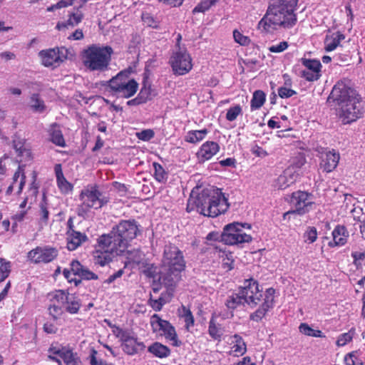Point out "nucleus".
Instances as JSON below:
<instances>
[{"instance_id":"obj_1","label":"nucleus","mask_w":365,"mask_h":365,"mask_svg":"<svg viewBox=\"0 0 365 365\" xmlns=\"http://www.w3.org/2000/svg\"><path fill=\"white\" fill-rule=\"evenodd\" d=\"M138 232V228L134 221L125 220L113 227L110 233L102 235L96 247L95 264L104 266L111 261L113 257L123 253Z\"/></svg>"},{"instance_id":"obj_2","label":"nucleus","mask_w":365,"mask_h":365,"mask_svg":"<svg viewBox=\"0 0 365 365\" xmlns=\"http://www.w3.org/2000/svg\"><path fill=\"white\" fill-rule=\"evenodd\" d=\"M297 2L298 0H274L259 21V28L267 33L292 28L297 21L294 13Z\"/></svg>"},{"instance_id":"obj_3","label":"nucleus","mask_w":365,"mask_h":365,"mask_svg":"<svg viewBox=\"0 0 365 365\" xmlns=\"http://www.w3.org/2000/svg\"><path fill=\"white\" fill-rule=\"evenodd\" d=\"M229 207L227 198L219 190H204L195 195H190L187 205V212L195 209L204 216L215 217L224 213Z\"/></svg>"},{"instance_id":"obj_4","label":"nucleus","mask_w":365,"mask_h":365,"mask_svg":"<svg viewBox=\"0 0 365 365\" xmlns=\"http://www.w3.org/2000/svg\"><path fill=\"white\" fill-rule=\"evenodd\" d=\"M185 262L180 250L174 245H166L162 259L159 280L165 286L171 287L179 281Z\"/></svg>"},{"instance_id":"obj_5","label":"nucleus","mask_w":365,"mask_h":365,"mask_svg":"<svg viewBox=\"0 0 365 365\" xmlns=\"http://www.w3.org/2000/svg\"><path fill=\"white\" fill-rule=\"evenodd\" d=\"M48 313L53 319H58L65 311L72 314H76L81 307L78 297L66 290H55L48 294Z\"/></svg>"},{"instance_id":"obj_6","label":"nucleus","mask_w":365,"mask_h":365,"mask_svg":"<svg viewBox=\"0 0 365 365\" xmlns=\"http://www.w3.org/2000/svg\"><path fill=\"white\" fill-rule=\"evenodd\" d=\"M130 73L129 69L122 71L108 81L110 89L118 96L128 98L137 92L138 83L134 79L128 78ZM107 83L108 82L103 85L107 86Z\"/></svg>"},{"instance_id":"obj_7","label":"nucleus","mask_w":365,"mask_h":365,"mask_svg":"<svg viewBox=\"0 0 365 365\" xmlns=\"http://www.w3.org/2000/svg\"><path fill=\"white\" fill-rule=\"evenodd\" d=\"M243 228L250 229L249 224L233 222L227 225L222 234V240L227 245H237L252 241V237L243 231Z\"/></svg>"},{"instance_id":"obj_8","label":"nucleus","mask_w":365,"mask_h":365,"mask_svg":"<svg viewBox=\"0 0 365 365\" xmlns=\"http://www.w3.org/2000/svg\"><path fill=\"white\" fill-rule=\"evenodd\" d=\"M356 91L352 88L351 81L342 79L333 87L329 99H331L336 107L349 101L359 99Z\"/></svg>"},{"instance_id":"obj_9","label":"nucleus","mask_w":365,"mask_h":365,"mask_svg":"<svg viewBox=\"0 0 365 365\" xmlns=\"http://www.w3.org/2000/svg\"><path fill=\"white\" fill-rule=\"evenodd\" d=\"M170 64L175 75L183 76L192 68V58L185 47L175 50L170 58Z\"/></svg>"},{"instance_id":"obj_10","label":"nucleus","mask_w":365,"mask_h":365,"mask_svg":"<svg viewBox=\"0 0 365 365\" xmlns=\"http://www.w3.org/2000/svg\"><path fill=\"white\" fill-rule=\"evenodd\" d=\"M150 322L154 333L164 336L174 346H180L181 341L178 339L174 327L169 322L162 319L158 314H153Z\"/></svg>"},{"instance_id":"obj_11","label":"nucleus","mask_w":365,"mask_h":365,"mask_svg":"<svg viewBox=\"0 0 365 365\" xmlns=\"http://www.w3.org/2000/svg\"><path fill=\"white\" fill-rule=\"evenodd\" d=\"M240 291L245 303H247L251 307H254L260 302H263L265 295V292H262L259 289L258 282L253 279L246 280Z\"/></svg>"},{"instance_id":"obj_12","label":"nucleus","mask_w":365,"mask_h":365,"mask_svg":"<svg viewBox=\"0 0 365 365\" xmlns=\"http://www.w3.org/2000/svg\"><path fill=\"white\" fill-rule=\"evenodd\" d=\"M111 53L110 47L93 46V76H99L108 70Z\"/></svg>"},{"instance_id":"obj_13","label":"nucleus","mask_w":365,"mask_h":365,"mask_svg":"<svg viewBox=\"0 0 365 365\" xmlns=\"http://www.w3.org/2000/svg\"><path fill=\"white\" fill-rule=\"evenodd\" d=\"M336 112L344 124L356 121L362 115L360 99L351 101L337 106Z\"/></svg>"},{"instance_id":"obj_14","label":"nucleus","mask_w":365,"mask_h":365,"mask_svg":"<svg viewBox=\"0 0 365 365\" xmlns=\"http://www.w3.org/2000/svg\"><path fill=\"white\" fill-rule=\"evenodd\" d=\"M56 247L45 245L38 246L28 252V258L35 264H46L53 261L58 256Z\"/></svg>"},{"instance_id":"obj_15","label":"nucleus","mask_w":365,"mask_h":365,"mask_svg":"<svg viewBox=\"0 0 365 365\" xmlns=\"http://www.w3.org/2000/svg\"><path fill=\"white\" fill-rule=\"evenodd\" d=\"M302 69L299 76L307 81H315L322 76V63L317 59L302 58L300 60Z\"/></svg>"},{"instance_id":"obj_16","label":"nucleus","mask_w":365,"mask_h":365,"mask_svg":"<svg viewBox=\"0 0 365 365\" xmlns=\"http://www.w3.org/2000/svg\"><path fill=\"white\" fill-rule=\"evenodd\" d=\"M63 274L68 282H74L76 286L81 282V279H90L91 278V272L85 269L78 261H72L70 264V268L64 269Z\"/></svg>"},{"instance_id":"obj_17","label":"nucleus","mask_w":365,"mask_h":365,"mask_svg":"<svg viewBox=\"0 0 365 365\" xmlns=\"http://www.w3.org/2000/svg\"><path fill=\"white\" fill-rule=\"evenodd\" d=\"M49 358L58 364L62 360L66 365H81V361L71 349L67 347H51Z\"/></svg>"},{"instance_id":"obj_18","label":"nucleus","mask_w":365,"mask_h":365,"mask_svg":"<svg viewBox=\"0 0 365 365\" xmlns=\"http://www.w3.org/2000/svg\"><path fill=\"white\" fill-rule=\"evenodd\" d=\"M116 336L122 342L123 351L129 355L135 354L139 347L143 346V343L138 341L135 334L131 331L118 329Z\"/></svg>"},{"instance_id":"obj_19","label":"nucleus","mask_w":365,"mask_h":365,"mask_svg":"<svg viewBox=\"0 0 365 365\" xmlns=\"http://www.w3.org/2000/svg\"><path fill=\"white\" fill-rule=\"evenodd\" d=\"M292 203L295 207V210L292 212H297L299 215L308 212L314 205L312 195L307 192L300 190L292 193Z\"/></svg>"},{"instance_id":"obj_20","label":"nucleus","mask_w":365,"mask_h":365,"mask_svg":"<svg viewBox=\"0 0 365 365\" xmlns=\"http://www.w3.org/2000/svg\"><path fill=\"white\" fill-rule=\"evenodd\" d=\"M275 290L273 288H268L265 290L264 298L260 307L250 315V319L255 322H259L266 315L267 312L273 307L274 302Z\"/></svg>"},{"instance_id":"obj_21","label":"nucleus","mask_w":365,"mask_h":365,"mask_svg":"<svg viewBox=\"0 0 365 365\" xmlns=\"http://www.w3.org/2000/svg\"><path fill=\"white\" fill-rule=\"evenodd\" d=\"M320 158V168L324 172L330 173L337 167L340 155L334 150H326L321 153Z\"/></svg>"},{"instance_id":"obj_22","label":"nucleus","mask_w":365,"mask_h":365,"mask_svg":"<svg viewBox=\"0 0 365 365\" xmlns=\"http://www.w3.org/2000/svg\"><path fill=\"white\" fill-rule=\"evenodd\" d=\"M220 145L216 142L210 140L205 142L201 145L196 153L197 161L203 163L210 160L220 151Z\"/></svg>"},{"instance_id":"obj_23","label":"nucleus","mask_w":365,"mask_h":365,"mask_svg":"<svg viewBox=\"0 0 365 365\" xmlns=\"http://www.w3.org/2000/svg\"><path fill=\"white\" fill-rule=\"evenodd\" d=\"M229 347L227 354L230 356L239 357L247 351V344L242 336L238 334L230 336L227 341Z\"/></svg>"},{"instance_id":"obj_24","label":"nucleus","mask_w":365,"mask_h":365,"mask_svg":"<svg viewBox=\"0 0 365 365\" xmlns=\"http://www.w3.org/2000/svg\"><path fill=\"white\" fill-rule=\"evenodd\" d=\"M42 64L46 67L57 66L65 59V56L58 48L41 51L39 53Z\"/></svg>"},{"instance_id":"obj_25","label":"nucleus","mask_w":365,"mask_h":365,"mask_svg":"<svg viewBox=\"0 0 365 365\" xmlns=\"http://www.w3.org/2000/svg\"><path fill=\"white\" fill-rule=\"evenodd\" d=\"M299 178L292 168H287L275 180L274 187L279 190H284L294 184Z\"/></svg>"},{"instance_id":"obj_26","label":"nucleus","mask_w":365,"mask_h":365,"mask_svg":"<svg viewBox=\"0 0 365 365\" xmlns=\"http://www.w3.org/2000/svg\"><path fill=\"white\" fill-rule=\"evenodd\" d=\"M87 240L85 234L72 229H68L66 232L67 248L71 250H76Z\"/></svg>"},{"instance_id":"obj_27","label":"nucleus","mask_w":365,"mask_h":365,"mask_svg":"<svg viewBox=\"0 0 365 365\" xmlns=\"http://www.w3.org/2000/svg\"><path fill=\"white\" fill-rule=\"evenodd\" d=\"M58 188L62 194L66 195L73 190V185L64 177L61 164H56L54 167Z\"/></svg>"},{"instance_id":"obj_28","label":"nucleus","mask_w":365,"mask_h":365,"mask_svg":"<svg viewBox=\"0 0 365 365\" xmlns=\"http://www.w3.org/2000/svg\"><path fill=\"white\" fill-rule=\"evenodd\" d=\"M80 200L82 201V204L78 208V214L87 216L91 210V190L88 188L83 190L80 195Z\"/></svg>"},{"instance_id":"obj_29","label":"nucleus","mask_w":365,"mask_h":365,"mask_svg":"<svg viewBox=\"0 0 365 365\" xmlns=\"http://www.w3.org/2000/svg\"><path fill=\"white\" fill-rule=\"evenodd\" d=\"M345 38L340 32H335L326 36L324 39V49L327 52L332 51L336 48L340 42Z\"/></svg>"},{"instance_id":"obj_30","label":"nucleus","mask_w":365,"mask_h":365,"mask_svg":"<svg viewBox=\"0 0 365 365\" xmlns=\"http://www.w3.org/2000/svg\"><path fill=\"white\" fill-rule=\"evenodd\" d=\"M13 146L18 157L20 158V161H26L31 159V150L25 147L24 141L22 139H14L13 140Z\"/></svg>"},{"instance_id":"obj_31","label":"nucleus","mask_w":365,"mask_h":365,"mask_svg":"<svg viewBox=\"0 0 365 365\" xmlns=\"http://www.w3.org/2000/svg\"><path fill=\"white\" fill-rule=\"evenodd\" d=\"M48 133L53 143L62 148L65 147V140L58 125L52 124L48 129Z\"/></svg>"},{"instance_id":"obj_32","label":"nucleus","mask_w":365,"mask_h":365,"mask_svg":"<svg viewBox=\"0 0 365 365\" xmlns=\"http://www.w3.org/2000/svg\"><path fill=\"white\" fill-rule=\"evenodd\" d=\"M209 131L204 128L202 130H189L185 136V140L190 143L196 144L204 140Z\"/></svg>"},{"instance_id":"obj_33","label":"nucleus","mask_w":365,"mask_h":365,"mask_svg":"<svg viewBox=\"0 0 365 365\" xmlns=\"http://www.w3.org/2000/svg\"><path fill=\"white\" fill-rule=\"evenodd\" d=\"M148 351L158 358H165L170 354V349L159 342H155L148 347Z\"/></svg>"},{"instance_id":"obj_34","label":"nucleus","mask_w":365,"mask_h":365,"mask_svg":"<svg viewBox=\"0 0 365 365\" xmlns=\"http://www.w3.org/2000/svg\"><path fill=\"white\" fill-rule=\"evenodd\" d=\"M82 16V14L78 10L76 13L71 14L66 21L58 22L56 28L58 30H63L69 27H73L81 22Z\"/></svg>"},{"instance_id":"obj_35","label":"nucleus","mask_w":365,"mask_h":365,"mask_svg":"<svg viewBox=\"0 0 365 365\" xmlns=\"http://www.w3.org/2000/svg\"><path fill=\"white\" fill-rule=\"evenodd\" d=\"M333 240L335 245H344L347 240L348 234L344 227L337 226L332 232Z\"/></svg>"},{"instance_id":"obj_36","label":"nucleus","mask_w":365,"mask_h":365,"mask_svg":"<svg viewBox=\"0 0 365 365\" xmlns=\"http://www.w3.org/2000/svg\"><path fill=\"white\" fill-rule=\"evenodd\" d=\"M242 296V295L240 294V290L238 293L232 294L231 296H230L225 302V305L227 309L233 310L238 307L240 305L242 304L245 302Z\"/></svg>"},{"instance_id":"obj_37","label":"nucleus","mask_w":365,"mask_h":365,"mask_svg":"<svg viewBox=\"0 0 365 365\" xmlns=\"http://www.w3.org/2000/svg\"><path fill=\"white\" fill-rule=\"evenodd\" d=\"M30 106L34 112L43 113L46 110L44 101L38 94L34 93L31 96Z\"/></svg>"},{"instance_id":"obj_38","label":"nucleus","mask_w":365,"mask_h":365,"mask_svg":"<svg viewBox=\"0 0 365 365\" xmlns=\"http://www.w3.org/2000/svg\"><path fill=\"white\" fill-rule=\"evenodd\" d=\"M208 332L210 336L215 340H220L223 334V330L221 327L217 324L213 319L210 321Z\"/></svg>"},{"instance_id":"obj_39","label":"nucleus","mask_w":365,"mask_h":365,"mask_svg":"<svg viewBox=\"0 0 365 365\" xmlns=\"http://www.w3.org/2000/svg\"><path fill=\"white\" fill-rule=\"evenodd\" d=\"M265 101V94L262 91H256L251 101L252 110H256L261 108Z\"/></svg>"},{"instance_id":"obj_40","label":"nucleus","mask_w":365,"mask_h":365,"mask_svg":"<svg viewBox=\"0 0 365 365\" xmlns=\"http://www.w3.org/2000/svg\"><path fill=\"white\" fill-rule=\"evenodd\" d=\"M359 351H354L347 354L344 356L346 365H364L362 359L360 358Z\"/></svg>"},{"instance_id":"obj_41","label":"nucleus","mask_w":365,"mask_h":365,"mask_svg":"<svg viewBox=\"0 0 365 365\" xmlns=\"http://www.w3.org/2000/svg\"><path fill=\"white\" fill-rule=\"evenodd\" d=\"M299 329V331L306 336L320 338L324 337V335L320 330L314 329L306 323L301 324Z\"/></svg>"},{"instance_id":"obj_42","label":"nucleus","mask_w":365,"mask_h":365,"mask_svg":"<svg viewBox=\"0 0 365 365\" xmlns=\"http://www.w3.org/2000/svg\"><path fill=\"white\" fill-rule=\"evenodd\" d=\"M180 316L184 319L185 329L189 331L194 325V317L190 310L187 309L185 307H182L180 310Z\"/></svg>"},{"instance_id":"obj_43","label":"nucleus","mask_w":365,"mask_h":365,"mask_svg":"<svg viewBox=\"0 0 365 365\" xmlns=\"http://www.w3.org/2000/svg\"><path fill=\"white\" fill-rule=\"evenodd\" d=\"M306 163V158L302 155L296 156L292 161L291 165L288 168H292L293 170L298 174V177L302 175V168Z\"/></svg>"},{"instance_id":"obj_44","label":"nucleus","mask_w":365,"mask_h":365,"mask_svg":"<svg viewBox=\"0 0 365 365\" xmlns=\"http://www.w3.org/2000/svg\"><path fill=\"white\" fill-rule=\"evenodd\" d=\"M154 176L156 180L160 182H165L168 179V173L165 171L164 168L158 163H153Z\"/></svg>"},{"instance_id":"obj_45","label":"nucleus","mask_w":365,"mask_h":365,"mask_svg":"<svg viewBox=\"0 0 365 365\" xmlns=\"http://www.w3.org/2000/svg\"><path fill=\"white\" fill-rule=\"evenodd\" d=\"M24 165H19L18 168V170L15 172L14 177H13V181H14L13 183L14 184L16 182H17L18 179L20 178L18 193L21 192L23 187L25 185L26 176L24 175Z\"/></svg>"},{"instance_id":"obj_46","label":"nucleus","mask_w":365,"mask_h":365,"mask_svg":"<svg viewBox=\"0 0 365 365\" xmlns=\"http://www.w3.org/2000/svg\"><path fill=\"white\" fill-rule=\"evenodd\" d=\"M242 115V108L240 105H235L227 109L226 113V119L228 121L235 120L238 116Z\"/></svg>"},{"instance_id":"obj_47","label":"nucleus","mask_w":365,"mask_h":365,"mask_svg":"<svg viewBox=\"0 0 365 365\" xmlns=\"http://www.w3.org/2000/svg\"><path fill=\"white\" fill-rule=\"evenodd\" d=\"M106 202V197L97 190L93 188V208H101Z\"/></svg>"},{"instance_id":"obj_48","label":"nucleus","mask_w":365,"mask_h":365,"mask_svg":"<svg viewBox=\"0 0 365 365\" xmlns=\"http://www.w3.org/2000/svg\"><path fill=\"white\" fill-rule=\"evenodd\" d=\"M39 207L40 223L41 225H47L49 217V212L48 210L47 203L45 200V197H43V201L40 203Z\"/></svg>"},{"instance_id":"obj_49","label":"nucleus","mask_w":365,"mask_h":365,"mask_svg":"<svg viewBox=\"0 0 365 365\" xmlns=\"http://www.w3.org/2000/svg\"><path fill=\"white\" fill-rule=\"evenodd\" d=\"M218 0H202L193 9L195 13H204L209 10Z\"/></svg>"},{"instance_id":"obj_50","label":"nucleus","mask_w":365,"mask_h":365,"mask_svg":"<svg viewBox=\"0 0 365 365\" xmlns=\"http://www.w3.org/2000/svg\"><path fill=\"white\" fill-rule=\"evenodd\" d=\"M305 243L312 244L317 239V230L314 227H308L303 235Z\"/></svg>"},{"instance_id":"obj_51","label":"nucleus","mask_w":365,"mask_h":365,"mask_svg":"<svg viewBox=\"0 0 365 365\" xmlns=\"http://www.w3.org/2000/svg\"><path fill=\"white\" fill-rule=\"evenodd\" d=\"M0 282H2L8 277L11 272V262L4 259H0Z\"/></svg>"},{"instance_id":"obj_52","label":"nucleus","mask_w":365,"mask_h":365,"mask_svg":"<svg viewBox=\"0 0 365 365\" xmlns=\"http://www.w3.org/2000/svg\"><path fill=\"white\" fill-rule=\"evenodd\" d=\"M354 334V329H352L349 332L340 334L337 339L336 345L338 346H345L352 340Z\"/></svg>"},{"instance_id":"obj_53","label":"nucleus","mask_w":365,"mask_h":365,"mask_svg":"<svg viewBox=\"0 0 365 365\" xmlns=\"http://www.w3.org/2000/svg\"><path fill=\"white\" fill-rule=\"evenodd\" d=\"M235 41L241 46H245L250 43V39L248 36L243 35L237 30L233 31Z\"/></svg>"},{"instance_id":"obj_54","label":"nucleus","mask_w":365,"mask_h":365,"mask_svg":"<svg viewBox=\"0 0 365 365\" xmlns=\"http://www.w3.org/2000/svg\"><path fill=\"white\" fill-rule=\"evenodd\" d=\"M82 61L88 69H91V46L87 47L82 53Z\"/></svg>"},{"instance_id":"obj_55","label":"nucleus","mask_w":365,"mask_h":365,"mask_svg":"<svg viewBox=\"0 0 365 365\" xmlns=\"http://www.w3.org/2000/svg\"><path fill=\"white\" fill-rule=\"evenodd\" d=\"M289 45L287 41H281L280 43L272 45L268 48L272 53H281L288 48Z\"/></svg>"},{"instance_id":"obj_56","label":"nucleus","mask_w":365,"mask_h":365,"mask_svg":"<svg viewBox=\"0 0 365 365\" xmlns=\"http://www.w3.org/2000/svg\"><path fill=\"white\" fill-rule=\"evenodd\" d=\"M143 21L145 24L153 28H157L158 22L150 14L146 13L142 16Z\"/></svg>"},{"instance_id":"obj_57","label":"nucleus","mask_w":365,"mask_h":365,"mask_svg":"<svg viewBox=\"0 0 365 365\" xmlns=\"http://www.w3.org/2000/svg\"><path fill=\"white\" fill-rule=\"evenodd\" d=\"M137 137L142 140L148 141L154 136L153 130L147 129L136 133Z\"/></svg>"},{"instance_id":"obj_58","label":"nucleus","mask_w":365,"mask_h":365,"mask_svg":"<svg viewBox=\"0 0 365 365\" xmlns=\"http://www.w3.org/2000/svg\"><path fill=\"white\" fill-rule=\"evenodd\" d=\"M222 267L227 270H230L233 268V259L231 254L227 255L223 254L222 256Z\"/></svg>"},{"instance_id":"obj_59","label":"nucleus","mask_w":365,"mask_h":365,"mask_svg":"<svg viewBox=\"0 0 365 365\" xmlns=\"http://www.w3.org/2000/svg\"><path fill=\"white\" fill-rule=\"evenodd\" d=\"M278 94L282 98H287L296 94V91L287 87H280Z\"/></svg>"},{"instance_id":"obj_60","label":"nucleus","mask_w":365,"mask_h":365,"mask_svg":"<svg viewBox=\"0 0 365 365\" xmlns=\"http://www.w3.org/2000/svg\"><path fill=\"white\" fill-rule=\"evenodd\" d=\"M165 302L161 297H160L158 299H150L149 302V304L151 306V307L155 311H160L162 309L163 306L165 304Z\"/></svg>"},{"instance_id":"obj_61","label":"nucleus","mask_w":365,"mask_h":365,"mask_svg":"<svg viewBox=\"0 0 365 365\" xmlns=\"http://www.w3.org/2000/svg\"><path fill=\"white\" fill-rule=\"evenodd\" d=\"M252 153L253 154H255L256 156L261 157V158H263V157H265L267 155V151L257 145H255L252 148Z\"/></svg>"},{"instance_id":"obj_62","label":"nucleus","mask_w":365,"mask_h":365,"mask_svg":"<svg viewBox=\"0 0 365 365\" xmlns=\"http://www.w3.org/2000/svg\"><path fill=\"white\" fill-rule=\"evenodd\" d=\"M158 2L163 3L166 5H169L171 6H180L183 0H156Z\"/></svg>"},{"instance_id":"obj_63","label":"nucleus","mask_w":365,"mask_h":365,"mask_svg":"<svg viewBox=\"0 0 365 365\" xmlns=\"http://www.w3.org/2000/svg\"><path fill=\"white\" fill-rule=\"evenodd\" d=\"M220 164L223 167H234L235 165V160L232 158H228L220 160Z\"/></svg>"},{"instance_id":"obj_64","label":"nucleus","mask_w":365,"mask_h":365,"mask_svg":"<svg viewBox=\"0 0 365 365\" xmlns=\"http://www.w3.org/2000/svg\"><path fill=\"white\" fill-rule=\"evenodd\" d=\"M74 0H61L57 3V6L60 9L67 7L73 4Z\"/></svg>"}]
</instances>
